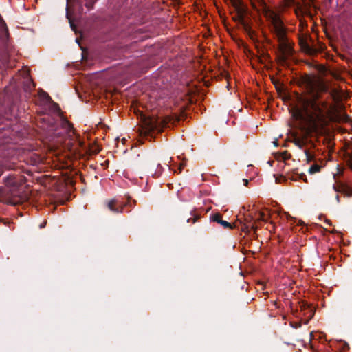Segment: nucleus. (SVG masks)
<instances>
[{
	"label": "nucleus",
	"mask_w": 352,
	"mask_h": 352,
	"mask_svg": "<svg viewBox=\"0 0 352 352\" xmlns=\"http://www.w3.org/2000/svg\"><path fill=\"white\" fill-rule=\"evenodd\" d=\"M182 164L180 165V167H179V172H181V170H182Z\"/></svg>",
	"instance_id": "26"
},
{
	"label": "nucleus",
	"mask_w": 352,
	"mask_h": 352,
	"mask_svg": "<svg viewBox=\"0 0 352 352\" xmlns=\"http://www.w3.org/2000/svg\"><path fill=\"white\" fill-rule=\"evenodd\" d=\"M212 220L214 221H216L218 223L220 224V222L222 221V219H221V215L219 214H215L212 216Z\"/></svg>",
	"instance_id": "14"
},
{
	"label": "nucleus",
	"mask_w": 352,
	"mask_h": 352,
	"mask_svg": "<svg viewBox=\"0 0 352 352\" xmlns=\"http://www.w3.org/2000/svg\"><path fill=\"white\" fill-rule=\"evenodd\" d=\"M268 218V214H265V212H261L259 214V217L258 218L259 220H262L263 221H266Z\"/></svg>",
	"instance_id": "12"
},
{
	"label": "nucleus",
	"mask_w": 352,
	"mask_h": 352,
	"mask_svg": "<svg viewBox=\"0 0 352 352\" xmlns=\"http://www.w3.org/2000/svg\"><path fill=\"white\" fill-rule=\"evenodd\" d=\"M44 95L49 98V95L45 93Z\"/></svg>",
	"instance_id": "25"
},
{
	"label": "nucleus",
	"mask_w": 352,
	"mask_h": 352,
	"mask_svg": "<svg viewBox=\"0 0 352 352\" xmlns=\"http://www.w3.org/2000/svg\"><path fill=\"white\" fill-rule=\"evenodd\" d=\"M99 151L100 150L97 148L94 149V151H92V152L94 153H98L99 152Z\"/></svg>",
	"instance_id": "22"
},
{
	"label": "nucleus",
	"mask_w": 352,
	"mask_h": 352,
	"mask_svg": "<svg viewBox=\"0 0 352 352\" xmlns=\"http://www.w3.org/2000/svg\"><path fill=\"white\" fill-rule=\"evenodd\" d=\"M78 3H81V0H76ZM87 2L85 3V6L89 9H92L94 7V4L96 2V0H86Z\"/></svg>",
	"instance_id": "10"
},
{
	"label": "nucleus",
	"mask_w": 352,
	"mask_h": 352,
	"mask_svg": "<svg viewBox=\"0 0 352 352\" xmlns=\"http://www.w3.org/2000/svg\"><path fill=\"white\" fill-rule=\"evenodd\" d=\"M253 7L256 8V3H261L263 0H250Z\"/></svg>",
	"instance_id": "17"
},
{
	"label": "nucleus",
	"mask_w": 352,
	"mask_h": 352,
	"mask_svg": "<svg viewBox=\"0 0 352 352\" xmlns=\"http://www.w3.org/2000/svg\"><path fill=\"white\" fill-rule=\"evenodd\" d=\"M136 204V201L131 199L130 197L127 198V201L125 202H123V208L125 209V208L129 207V208H133ZM125 210H124V212Z\"/></svg>",
	"instance_id": "8"
},
{
	"label": "nucleus",
	"mask_w": 352,
	"mask_h": 352,
	"mask_svg": "<svg viewBox=\"0 0 352 352\" xmlns=\"http://www.w3.org/2000/svg\"><path fill=\"white\" fill-rule=\"evenodd\" d=\"M326 222L327 223L330 224L329 221H327Z\"/></svg>",
	"instance_id": "27"
},
{
	"label": "nucleus",
	"mask_w": 352,
	"mask_h": 352,
	"mask_svg": "<svg viewBox=\"0 0 352 352\" xmlns=\"http://www.w3.org/2000/svg\"><path fill=\"white\" fill-rule=\"evenodd\" d=\"M220 224L226 229H232L233 226L229 222L223 220L220 222Z\"/></svg>",
	"instance_id": "11"
},
{
	"label": "nucleus",
	"mask_w": 352,
	"mask_h": 352,
	"mask_svg": "<svg viewBox=\"0 0 352 352\" xmlns=\"http://www.w3.org/2000/svg\"><path fill=\"white\" fill-rule=\"evenodd\" d=\"M292 3V0H285L282 4V8H285V7L291 5Z\"/></svg>",
	"instance_id": "15"
},
{
	"label": "nucleus",
	"mask_w": 352,
	"mask_h": 352,
	"mask_svg": "<svg viewBox=\"0 0 352 352\" xmlns=\"http://www.w3.org/2000/svg\"><path fill=\"white\" fill-rule=\"evenodd\" d=\"M285 0H283L277 8H273L276 10L280 16V13L283 12L287 8L292 6V5H295V14L296 16L299 19L300 21V27L301 30H303L305 27H307L306 21L302 20V17L305 15L310 14L309 8L314 3V0H311V3H306L305 0H292V3L291 5L285 7V8H282V4Z\"/></svg>",
	"instance_id": "5"
},
{
	"label": "nucleus",
	"mask_w": 352,
	"mask_h": 352,
	"mask_svg": "<svg viewBox=\"0 0 352 352\" xmlns=\"http://www.w3.org/2000/svg\"><path fill=\"white\" fill-rule=\"evenodd\" d=\"M350 168H351V169H352V164H351V165H350Z\"/></svg>",
	"instance_id": "28"
},
{
	"label": "nucleus",
	"mask_w": 352,
	"mask_h": 352,
	"mask_svg": "<svg viewBox=\"0 0 352 352\" xmlns=\"http://www.w3.org/2000/svg\"><path fill=\"white\" fill-rule=\"evenodd\" d=\"M3 173V170L2 168L0 167V176L2 175Z\"/></svg>",
	"instance_id": "23"
},
{
	"label": "nucleus",
	"mask_w": 352,
	"mask_h": 352,
	"mask_svg": "<svg viewBox=\"0 0 352 352\" xmlns=\"http://www.w3.org/2000/svg\"><path fill=\"white\" fill-rule=\"evenodd\" d=\"M198 219V217H194L192 219H188V222H192V223H195L197 219Z\"/></svg>",
	"instance_id": "19"
},
{
	"label": "nucleus",
	"mask_w": 352,
	"mask_h": 352,
	"mask_svg": "<svg viewBox=\"0 0 352 352\" xmlns=\"http://www.w3.org/2000/svg\"><path fill=\"white\" fill-rule=\"evenodd\" d=\"M212 220L214 221H216L218 223L220 224V222L222 221V219H221V215L219 214H215L212 216Z\"/></svg>",
	"instance_id": "13"
},
{
	"label": "nucleus",
	"mask_w": 352,
	"mask_h": 352,
	"mask_svg": "<svg viewBox=\"0 0 352 352\" xmlns=\"http://www.w3.org/2000/svg\"><path fill=\"white\" fill-rule=\"evenodd\" d=\"M321 167H322V166H320L319 164H314L310 166V168L309 169V173L311 174H314V173H318V172H320Z\"/></svg>",
	"instance_id": "9"
},
{
	"label": "nucleus",
	"mask_w": 352,
	"mask_h": 352,
	"mask_svg": "<svg viewBox=\"0 0 352 352\" xmlns=\"http://www.w3.org/2000/svg\"><path fill=\"white\" fill-rule=\"evenodd\" d=\"M248 182H248V180L247 179H243V183L244 186H247L248 184Z\"/></svg>",
	"instance_id": "21"
},
{
	"label": "nucleus",
	"mask_w": 352,
	"mask_h": 352,
	"mask_svg": "<svg viewBox=\"0 0 352 352\" xmlns=\"http://www.w3.org/2000/svg\"><path fill=\"white\" fill-rule=\"evenodd\" d=\"M179 120V118L172 116H167L164 118L144 117L137 131L140 138H153L155 133L162 132L163 129L168 126L170 123Z\"/></svg>",
	"instance_id": "4"
},
{
	"label": "nucleus",
	"mask_w": 352,
	"mask_h": 352,
	"mask_svg": "<svg viewBox=\"0 0 352 352\" xmlns=\"http://www.w3.org/2000/svg\"><path fill=\"white\" fill-rule=\"evenodd\" d=\"M231 1H232V2L233 5H234L235 7H236V8H237V7L239 6V4H240V1H239V0H231Z\"/></svg>",
	"instance_id": "18"
},
{
	"label": "nucleus",
	"mask_w": 352,
	"mask_h": 352,
	"mask_svg": "<svg viewBox=\"0 0 352 352\" xmlns=\"http://www.w3.org/2000/svg\"><path fill=\"white\" fill-rule=\"evenodd\" d=\"M52 152L59 160V157H58L59 152L58 151H56V150L52 151Z\"/></svg>",
	"instance_id": "20"
},
{
	"label": "nucleus",
	"mask_w": 352,
	"mask_h": 352,
	"mask_svg": "<svg viewBox=\"0 0 352 352\" xmlns=\"http://www.w3.org/2000/svg\"><path fill=\"white\" fill-rule=\"evenodd\" d=\"M6 186L0 188V194L3 195L1 200L11 205H17L23 202L27 197L21 190V186L25 184V178L22 175H12L6 178Z\"/></svg>",
	"instance_id": "3"
},
{
	"label": "nucleus",
	"mask_w": 352,
	"mask_h": 352,
	"mask_svg": "<svg viewBox=\"0 0 352 352\" xmlns=\"http://www.w3.org/2000/svg\"><path fill=\"white\" fill-rule=\"evenodd\" d=\"M337 110L335 107H331L327 111V116L331 121L339 122L340 120V116L336 113Z\"/></svg>",
	"instance_id": "7"
},
{
	"label": "nucleus",
	"mask_w": 352,
	"mask_h": 352,
	"mask_svg": "<svg viewBox=\"0 0 352 352\" xmlns=\"http://www.w3.org/2000/svg\"><path fill=\"white\" fill-rule=\"evenodd\" d=\"M67 125H68V126L69 127V129H72V126H71V124H70L69 123H67Z\"/></svg>",
	"instance_id": "24"
},
{
	"label": "nucleus",
	"mask_w": 352,
	"mask_h": 352,
	"mask_svg": "<svg viewBox=\"0 0 352 352\" xmlns=\"http://www.w3.org/2000/svg\"><path fill=\"white\" fill-rule=\"evenodd\" d=\"M263 12L270 31L274 34L278 42V63L282 65H285L287 60L292 56L294 52L293 44L287 37V28L283 21L281 16L272 7L265 6Z\"/></svg>",
	"instance_id": "2"
},
{
	"label": "nucleus",
	"mask_w": 352,
	"mask_h": 352,
	"mask_svg": "<svg viewBox=\"0 0 352 352\" xmlns=\"http://www.w3.org/2000/svg\"><path fill=\"white\" fill-rule=\"evenodd\" d=\"M283 160H285L289 159V154L287 153V151H284L281 153Z\"/></svg>",
	"instance_id": "16"
},
{
	"label": "nucleus",
	"mask_w": 352,
	"mask_h": 352,
	"mask_svg": "<svg viewBox=\"0 0 352 352\" xmlns=\"http://www.w3.org/2000/svg\"><path fill=\"white\" fill-rule=\"evenodd\" d=\"M300 84L311 98L300 97L298 103L292 108V117L300 122L298 129L292 133V138L294 144L304 150L307 162H311L315 157L311 151L315 143L311 138L325 133L328 125L327 118L316 102L320 94L327 91V86L309 75L302 76Z\"/></svg>",
	"instance_id": "1"
},
{
	"label": "nucleus",
	"mask_w": 352,
	"mask_h": 352,
	"mask_svg": "<svg viewBox=\"0 0 352 352\" xmlns=\"http://www.w3.org/2000/svg\"><path fill=\"white\" fill-rule=\"evenodd\" d=\"M107 208L111 212L115 213L124 212L123 201H120L116 198L111 199L105 202Z\"/></svg>",
	"instance_id": "6"
}]
</instances>
